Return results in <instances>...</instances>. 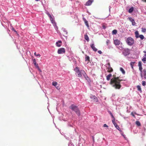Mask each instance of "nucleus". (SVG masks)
I'll use <instances>...</instances> for the list:
<instances>
[{"label":"nucleus","mask_w":146,"mask_h":146,"mask_svg":"<svg viewBox=\"0 0 146 146\" xmlns=\"http://www.w3.org/2000/svg\"><path fill=\"white\" fill-rule=\"evenodd\" d=\"M110 114L111 115L112 118H115L114 117V116H113V114H112V113L111 112H110Z\"/></svg>","instance_id":"obj_39"},{"label":"nucleus","mask_w":146,"mask_h":146,"mask_svg":"<svg viewBox=\"0 0 146 146\" xmlns=\"http://www.w3.org/2000/svg\"><path fill=\"white\" fill-rule=\"evenodd\" d=\"M93 96V98H94V99L95 100H95L96 101L97 100V98L95 96Z\"/></svg>","instance_id":"obj_44"},{"label":"nucleus","mask_w":146,"mask_h":146,"mask_svg":"<svg viewBox=\"0 0 146 146\" xmlns=\"http://www.w3.org/2000/svg\"><path fill=\"white\" fill-rule=\"evenodd\" d=\"M126 42L129 45L131 46L133 44L134 40L131 37H129L127 39Z\"/></svg>","instance_id":"obj_3"},{"label":"nucleus","mask_w":146,"mask_h":146,"mask_svg":"<svg viewBox=\"0 0 146 146\" xmlns=\"http://www.w3.org/2000/svg\"><path fill=\"white\" fill-rule=\"evenodd\" d=\"M115 127L118 130L119 129V127L117 125V124H116L115 125H114Z\"/></svg>","instance_id":"obj_36"},{"label":"nucleus","mask_w":146,"mask_h":146,"mask_svg":"<svg viewBox=\"0 0 146 146\" xmlns=\"http://www.w3.org/2000/svg\"><path fill=\"white\" fill-rule=\"evenodd\" d=\"M69 146H74V145L72 144H71Z\"/></svg>","instance_id":"obj_46"},{"label":"nucleus","mask_w":146,"mask_h":146,"mask_svg":"<svg viewBox=\"0 0 146 146\" xmlns=\"http://www.w3.org/2000/svg\"><path fill=\"white\" fill-rule=\"evenodd\" d=\"M136 124L139 126H141V124L140 122L139 121H137L135 122Z\"/></svg>","instance_id":"obj_26"},{"label":"nucleus","mask_w":146,"mask_h":146,"mask_svg":"<svg viewBox=\"0 0 146 146\" xmlns=\"http://www.w3.org/2000/svg\"><path fill=\"white\" fill-rule=\"evenodd\" d=\"M143 52L145 54L144 55V56L146 57V51L145 50L143 51Z\"/></svg>","instance_id":"obj_40"},{"label":"nucleus","mask_w":146,"mask_h":146,"mask_svg":"<svg viewBox=\"0 0 146 146\" xmlns=\"http://www.w3.org/2000/svg\"><path fill=\"white\" fill-rule=\"evenodd\" d=\"M132 115H133V116L134 117H135V115H134V114H132Z\"/></svg>","instance_id":"obj_50"},{"label":"nucleus","mask_w":146,"mask_h":146,"mask_svg":"<svg viewBox=\"0 0 146 146\" xmlns=\"http://www.w3.org/2000/svg\"><path fill=\"white\" fill-rule=\"evenodd\" d=\"M87 60H88V62H90V57L88 56H87L86 55L85 57V61H86Z\"/></svg>","instance_id":"obj_21"},{"label":"nucleus","mask_w":146,"mask_h":146,"mask_svg":"<svg viewBox=\"0 0 146 146\" xmlns=\"http://www.w3.org/2000/svg\"><path fill=\"white\" fill-rule=\"evenodd\" d=\"M131 22H132V24L133 25H134L135 24V22L133 19H132Z\"/></svg>","instance_id":"obj_35"},{"label":"nucleus","mask_w":146,"mask_h":146,"mask_svg":"<svg viewBox=\"0 0 146 146\" xmlns=\"http://www.w3.org/2000/svg\"><path fill=\"white\" fill-rule=\"evenodd\" d=\"M125 79H120L119 77L113 76V77L111 79L110 84L115 89H120L121 86L120 84V82L121 81H125Z\"/></svg>","instance_id":"obj_1"},{"label":"nucleus","mask_w":146,"mask_h":146,"mask_svg":"<svg viewBox=\"0 0 146 146\" xmlns=\"http://www.w3.org/2000/svg\"><path fill=\"white\" fill-rule=\"evenodd\" d=\"M137 90L140 92H141L142 91H141V87L140 86H139V85H138L137 86Z\"/></svg>","instance_id":"obj_24"},{"label":"nucleus","mask_w":146,"mask_h":146,"mask_svg":"<svg viewBox=\"0 0 146 146\" xmlns=\"http://www.w3.org/2000/svg\"><path fill=\"white\" fill-rule=\"evenodd\" d=\"M112 122L114 125L117 124V123H116L115 122V118H113V119L112 120Z\"/></svg>","instance_id":"obj_29"},{"label":"nucleus","mask_w":146,"mask_h":146,"mask_svg":"<svg viewBox=\"0 0 146 146\" xmlns=\"http://www.w3.org/2000/svg\"><path fill=\"white\" fill-rule=\"evenodd\" d=\"M118 130H119L120 131H121V132L122 131L120 129V128H119V129H118Z\"/></svg>","instance_id":"obj_48"},{"label":"nucleus","mask_w":146,"mask_h":146,"mask_svg":"<svg viewBox=\"0 0 146 146\" xmlns=\"http://www.w3.org/2000/svg\"><path fill=\"white\" fill-rule=\"evenodd\" d=\"M117 33V30H114L112 31V33L113 34L115 35Z\"/></svg>","instance_id":"obj_27"},{"label":"nucleus","mask_w":146,"mask_h":146,"mask_svg":"<svg viewBox=\"0 0 146 146\" xmlns=\"http://www.w3.org/2000/svg\"><path fill=\"white\" fill-rule=\"evenodd\" d=\"M98 52L100 54H101L102 53V52L100 50H98Z\"/></svg>","instance_id":"obj_43"},{"label":"nucleus","mask_w":146,"mask_h":146,"mask_svg":"<svg viewBox=\"0 0 146 146\" xmlns=\"http://www.w3.org/2000/svg\"><path fill=\"white\" fill-rule=\"evenodd\" d=\"M142 60L144 63H145V62L146 61V58L145 57H144L142 59Z\"/></svg>","instance_id":"obj_33"},{"label":"nucleus","mask_w":146,"mask_h":146,"mask_svg":"<svg viewBox=\"0 0 146 146\" xmlns=\"http://www.w3.org/2000/svg\"><path fill=\"white\" fill-rule=\"evenodd\" d=\"M36 56L38 57H40V54H36Z\"/></svg>","instance_id":"obj_45"},{"label":"nucleus","mask_w":146,"mask_h":146,"mask_svg":"<svg viewBox=\"0 0 146 146\" xmlns=\"http://www.w3.org/2000/svg\"><path fill=\"white\" fill-rule=\"evenodd\" d=\"M142 85L143 86H145L146 85L145 82V81H142Z\"/></svg>","instance_id":"obj_37"},{"label":"nucleus","mask_w":146,"mask_h":146,"mask_svg":"<svg viewBox=\"0 0 146 146\" xmlns=\"http://www.w3.org/2000/svg\"><path fill=\"white\" fill-rule=\"evenodd\" d=\"M110 43V40H107L106 41V43L107 45H108Z\"/></svg>","instance_id":"obj_34"},{"label":"nucleus","mask_w":146,"mask_h":146,"mask_svg":"<svg viewBox=\"0 0 146 146\" xmlns=\"http://www.w3.org/2000/svg\"><path fill=\"white\" fill-rule=\"evenodd\" d=\"M135 37L136 38H138L139 37V34L138 31H136L135 32Z\"/></svg>","instance_id":"obj_22"},{"label":"nucleus","mask_w":146,"mask_h":146,"mask_svg":"<svg viewBox=\"0 0 146 146\" xmlns=\"http://www.w3.org/2000/svg\"><path fill=\"white\" fill-rule=\"evenodd\" d=\"M52 85L55 86H56L57 85V83L56 82H53L52 83Z\"/></svg>","instance_id":"obj_28"},{"label":"nucleus","mask_w":146,"mask_h":146,"mask_svg":"<svg viewBox=\"0 0 146 146\" xmlns=\"http://www.w3.org/2000/svg\"><path fill=\"white\" fill-rule=\"evenodd\" d=\"M141 29H142V31L143 32L145 33L146 32V29H145V28H142Z\"/></svg>","instance_id":"obj_31"},{"label":"nucleus","mask_w":146,"mask_h":146,"mask_svg":"<svg viewBox=\"0 0 146 146\" xmlns=\"http://www.w3.org/2000/svg\"><path fill=\"white\" fill-rule=\"evenodd\" d=\"M104 127H108V126L106 124H104L103 125Z\"/></svg>","instance_id":"obj_42"},{"label":"nucleus","mask_w":146,"mask_h":146,"mask_svg":"<svg viewBox=\"0 0 146 146\" xmlns=\"http://www.w3.org/2000/svg\"><path fill=\"white\" fill-rule=\"evenodd\" d=\"M83 20L84 22V23L88 27H89V25H88V21L85 19V18H84L83 19Z\"/></svg>","instance_id":"obj_18"},{"label":"nucleus","mask_w":146,"mask_h":146,"mask_svg":"<svg viewBox=\"0 0 146 146\" xmlns=\"http://www.w3.org/2000/svg\"><path fill=\"white\" fill-rule=\"evenodd\" d=\"M35 1H39L40 0H35Z\"/></svg>","instance_id":"obj_51"},{"label":"nucleus","mask_w":146,"mask_h":146,"mask_svg":"<svg viewBox=\"0 0 146 146\" xmlns=\"http://www.w3.org/2000/svg\"><path fill=\"white\" fill-rule=\"evenodd\" d=\"M138 66L139 67L142 66L141 62L140 61L139 62H138Z\"/></svg>","instance_id":"obj_38"},{"label":"nucleus","mask_w":146,"mask_h":146,"mask_svg":"<svg viewBox=\"0 0 146 146\" xmlns=\"http://www.w3.org/2000/svg\"><path fill=\"white\" fill-rule=\"evenodd\" d=\"M65 52V49L63 48H62L58 49L57 51L58 54H60L64 53Z\"/></svg>","instance_id":"obj_5"},{"label":"nucleus","mask_w":146,"mask_h":146,"mask_svg":"<svg viewBox=\"0 0 146 146\" xmlns=\"http://www.w3.org/2000/svg\"><path fill=\"white\" fill-rule=\"evenodd\" d=\"M139 37L140 38L141 40H143L144 39V36L143 35H140L139 36Z\"/></svg>","instance_id":"obj_30"},{"label":"nucleus","mask_w":146,"mask_h":146,"mask_svg":"<svg viewBox=\"0 0 146 146\" xmlns=\"http://www.w3.org/2000/svg\"><path fill=\"white\" fill-rule=\"evenodd\" d=\"M93 140H94V138H93Z\"/></svg>","instance_id":"obj_54"},{"label":"nucleus","mask_w":146,"mask_h":146,"mask_svg":"<svg viewBox=\"0 0 146 146\" xmlns=\"http://www.w3.org/2000/svg\"><path fill=\"white\" fill-rule=\"evenodd\" d=\"M103 28H104V29L105 28L104 26H103Z\"/></svg>","instance_id":"obj_52"},{"label":"nucleus","mask_w":146,"mask_h":146,"mask_svg":"<svg viewBox=\"0 0 146 146\" xmlns=\"http://www.w3.org/2000/svg\"><path fill=\"white\" fill-rule=\"evenodd\" d=\"M142 69L143 68L142 66H139V69L140 71L141 72L143 71Z\"/></svg>","instance_id":"obj_32"},{"label":"nucleus","mask_w":146,"mask_h":146,"mask_svg":"<svg viewBox=\"0 0 146 146\" xmlns=\"http://www.w3.org/2000/svg\"><path fill=\"white\" fill-rule=\"evenodd\" d=\"M120 70L122 72V73L123 74H125V71L122 68L120 67Z\"/></svg>","instance_id":"obj_23"},{"label":"nucleus","mask_w":146,"mask_h":146,"mask_svg":"<svg viewBox=\"0 0 146 146\" xmlns=\"http://www.w3.org/2000/svg\"><path fill=\"white\" fill-rule=\"evenodd\" d=\"M62 30L63 32V36L65 37H67L68 33L67 31L65 29L63 28L62 29Z\"/></svg>","instance_id":"obj_9"},{"label":"nucleus","mask_w":146,"mask_h":146,"mask_svg":"<svg viewBox=\"0 0 146 146\" xmlns=\"http://www.w3.org/2000/svg\"><path fill=\"white\" fill-rule=\"evenodd\" d=\"M88 62H89L88 61V62H87V64H88Z\"/></svg>","instance_id":"obj_56"},{"label":"nucleus","mask_w":146,"mask_h":146,"mask_svg":"<svg viewBox=\"0 0 146 146\" xmlns=\"http://www.w3.org/2000/svg\"><path fill=\"white\" fill-rule=\"evenodd\" d=\"M36 52H35V53H34V55H35V56H36Z\"/></svg>","instance_id":"obj_49"},{"label":"nucleus","mask_w":146,"mask_h":146,"mask_svg":"<svg viewBox=\"0 0 146 146\" xmlns=\"http://www.w3.org/2000/svg\"><path fill=\"white\" fill-rule=\"evenodd\" d=\"M133 7H131L129 9L128 12L129 13H131L133 11Z\"/></svg>","instance_id":"obj_25"},{"label":"nucleus","mask_w":146,"mask_h":146,"mask_svg":"<svg viewBox=\"0 0 146 146\" xmlns=\"http://www.w3.org/2000/svg\"><path fill=\"white\" fill-rule=\"evenodd\" d=\"M144 2H146V0H142Z\"/></svg>","instance_id":"obj_47"},{"label":"nucleus","mask_w":146,"mask_h":146,"mask_svg":"<svg viewBox=\"0 0 146 146\" xmlns=\"http://www.w3.org/2000/svg\"><path fill=\"white\" fill-rule=\"evenodd\" d=\"M62 42L61 41L58 40L56 42V46L58 47L61 46L62 45Z\"/></svg>","instance_id":"obj_11"},{"label":"nucleus","mask_w":146,"mask_h":146,"mask_svg":"<svg viewBox=\"0 0 146 146\" xmlns=\"http://www.w3.org/2000/svg\"><path fill=\"white\" fill-rule=\"evenodd\" d=\"M112 76L111 74H110L106 76V79L107 80L109 81L110 80V77Z\"/></svg>","instance_id":"obj_17"},{"label":"nucleus","mask_w":146,"mask_h":146,"mask_svg":"<svg viewBox=\"0 0 146 146\" xmlns=\"http://www.w3.org/2000/svg\"><path fill=\"white\" fill-rule=\"evenodd\" d=\"M135 62H130V65L132 69H133V66Z\"/></svg>","instance_id":"obj_20"},{"label":"nucleus","mask_w":146,"mask_h":146,"mask_svg":"<svg viewBox=\"0 0 146 146\" xmlns=\"http://www.w3.org/2000/svg\"><path fill=\"white\" fill-rule=\"evenodd\" d=\"M69 108L72 110L74 111L78 116H80V111L77 106L74 104H72L70 107Z\"/></svg>","instance_id":"obj_2"},{"label":"nucleus","mask_w":146,"mask_h":146,"mask_svg":"<svg viewBox=\"0 0 146 146\" xmlns=\"http://www.w3.org/2000/svg\"><path fill=\"white\" fill-rule=\"evenodd\" d=\"M46 14L49 17L51 22L52 23H53L54 22V20H53V19L51 15L48 12L46 13Z\"/></svg>","instance_id":"obj_12"},{"label":"nucleus","mask_w":146,"mask_h":146,"mask_svg":"<svg viewBox=\"0 0 146 146\" xmlns=\"http://www.w3.org/2000/svg\"><path fill=\"white\" fill-rule=\"evenodd\" d=\"M130 53V50L129 49H127L125 50L123 52V54L125 56L129 55Z\"/></svg>","instance_id":"obj_7"},{"label":"nucleus","mask_w":146,"mask_h":146,"mask_svg":"<svg viewBox=\"0 0 146 146\" xmlns=\"http://www.w3.org/2000/svg\"><path fill=\"white\" fill-rule=\"evenodd\" d=\"M81 73L83 75L85 78H86V79H87L86 77H87V75L86 74L84 70H81Z\"/></svg>","instance_id":"obj_19"},{"label":"nucleus","mask_w":146,"mask_h":146,"mask_svg":"<svg viewBox=\"0 0 146 146\" xmlns=\"http://www.w3.org/2000/svg\"><path fill=\"white\" fill-rule=\"evenodd\" d=\"M141 76L142 78L143 77V75L144 78L146 79V70L144 69L143 71L141 72Z\"/></svg>","instance_id":"obj_6"},{"label":"nucleus","mask_w":146,"mask_h":146,"mask_svg":"<svg viewBox=\"0 0 146 146\" xmlns=\"http://www.w3.org/2000/svg\"><path fill=\"white\" fill-rule=\"evenodd\" d=\"M120 43V41L118 39H116L114 40V44L116 45H119Z\"/></svg>","instance_id":"obj_14"},{"label":"nucleus","mask_w":146,"mask_h":146,"mask_svg":"<svg viewBox=\"0 0 146 146\" xmlns=\"http://www.w3.org/2000/svg\"><path fill=\"white\" fill-rule=\"evenodd\" d=\"M109 66L108 67V70L107 72H112L113 71V69L111 67L110 64L109 63Z\"/></svg>","instance_id":"obj_15"},{"label":"nucleus","mask_w":146,"mask_h":146,"mask_svg":"<svg viewBox=\"0 0 146 146\" xmlns=\"http://www.w3.org/2000/svg\"><path fill=\"white\" fill-rule=\"evenodd\" d=\"M14 31L15 32H17L15 30H14Z\"/></svg>","instance_id":"obj_53"},{"label":"nucleus","mask_w":146,"mask_h":146,"mask_svg":"<svg viewBox=\"0 0 146 146\" xmlns=\"http://www.w3.org/2000/svg\"><path fill=\"white\" fill-rule=\"evenodd\" d=\"M90 46L93 50L95 51L96 52L97 51V49L96 48L94 44H93L90 45Z\"/></svg>","instance_id":"obj_13"},{"label":"nucleus","mask_w":146,"mask_h":146,"mask_svg":"<svg viewBox=\"0 0 146 146\" xmlns=\"http://www.w3.org/2000/svg\"><path fill=\"white\" fill-rule=\"evenodd\" d=\"M33 62L36 67L38 69L40 72H41V70L40 69L39 67L38 66V64L36 63L35 59L33 60Z\"/></svg>","instance_id":"obj_8"},{"label":"nucleus","mask_w":146,"mask_h":146,"mask_svg":"<svg viewBox=\"0 0 146 146\" xmlns=\"http://www.w3.org/2000/svg\"><path fill=\"white\" fill-rule=\"evenodd\" d=\"M74 70L75 71L76 75H77L78 77H80L82 76V74H81V71H80L78 67H76Z\"/></svg>","instance_id":"obj_4"},{"label":"nucleus","mask_w":146,"mask_h":146,"mask_svg":"<svg viewBox=\"0 0 146 146\" xmlns=\"http://www.w3.org/2000/svg\"><path fill=\"white\" fill-rule=\"evenodd\" d=\"M56 88L58 90H59L60 88V87L59 86H56Z\"/></svg>","instance_id":"obj_41"},{"label":"nucleus","mask_w":146,"mask_h":146,"mask_svg":"<svg viewBox=\"0 0 146 146\" xmlns=\"http://www.w3.org/2000/svg\"><path fill=\"white\" fill-rule=\"evenodd\" d=\"M84 38L85 40H86L88 42H89V38L88 35L87 34H86L84 35Z\"/></svg>","instance_id":"obj_16"},{"label":"nucleus","mask_w":146,"mask_h":146,"mask_svg":"<svg viewBox=\"0 0 146 146\" xmlns=\"http://www.w3.org/2000/svg\"><path fill=\"white\" fill-rule=\"evenodd\" d=\"M88 62H89L88 61V62H87V64H88Z\"/></svg>","instance_id":"obj_55"},{"label":"nucleus","mask_w":146,"mask_h":146,"mask_svg":"<svg viewBox=\"0 0 146 146\" xmlns=\"http://www.w3.org/2000/svg\"><path fill=\"white\" fill-rule=\"evenodd\" d=\"M93 1V0H89L85 4V5L87 6H90L92 4Z\"/></svg>","instance_id":"obj_10"}]
</instances>
